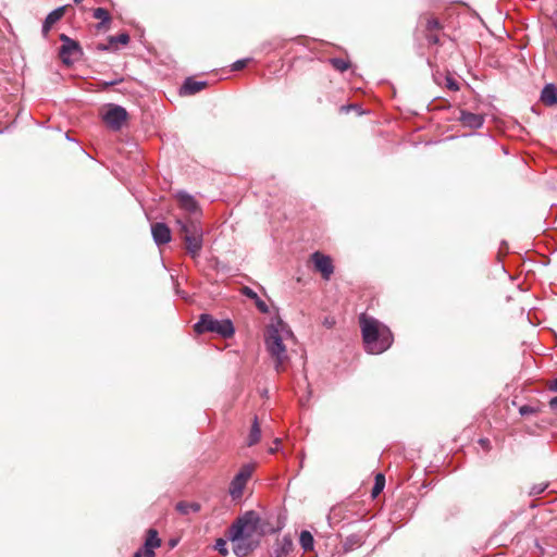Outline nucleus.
Wrapping results in <instances>:
<instances>
[{"label":"nucleus","instance_id":"f257e3e1","mask_svg":"<svg viewBox=\"0 0 557 557\" xmlns=\"http://www.w3.org/2000/svg\"><path fill=\"white\" fill-rule=\"evenodd\" d=\"M288 338H293V333L281 319H277L275 324L269 325L264 333L267 350L274 360L277 372H283L289 360L284 344V341Z\"/></svg>","mask_w":557,"mask_h":557},{"label":"nucleus","instance_id":"f03ea898","mask_svg":"<svg viewBox=\"0 0 557 557\" xmlns=\"http://www.w3.org/2000/svg\"><path fill=\"white\" fill-rule=\"evenodd\" d=\"M359 322L368 352L382 354L391 347L394 338L386 325L366 314L360 315Z\"/></svg>","mask_w":557,"mask_h":557},{"label":"nucleus","instance_id":"7ed1b4c3","mask_svg":"<svg viewBox=\"0 0 557 557\" xmlns=\"http://www.w3.org/2000/svg\"><path fill=\"white\" fill-rule=\"evenodd\" d=\"M181 225L180 235L184 240L187 252L197 258L202 248L203 230L199 222L194 220L177 221Z\"/></svg>","mask_w":557,"mask_h":557},{"label":"nucleus","instance_id":"20e7f679","mask_svg":"<svg viewBox=\"0 0 557 557\" xmlns=\"http://www.w3.org/2000/svg\"><path fill=\"white\" fill-rule=\"evenodd\" d=\"M258 518L253 511L238 518L228 529L227 537L232 542H248L257 531Z\"/></svg>","mask_w":557,"mask_h":557},{"label":"nucleus","instance_id":"39448f33","mask_svg":"<svg viewBox=\"0 0 557 557\" xmlns=\"http://www.w3.org/2000/svg\"><path fill=\"white\" fill-rule=\"evenodd\" d=\"M194 330L198 334L206 332L216 333L224 338L234 334V327L230 320H216L210 314H201L199 321L194 325Z\"/></svg>","mask_w":557,"mask_h":557},{"label":"nucleus","instance_id":"423d86ee","mask_svg":"<svg viewBox=\"0 0 557 557\" xmlns=\"http://www.w3.org/2000/svg\"><path fill=\"white\" fill-rule=\"evenodd\" d=\"M127 111L117 104H107L102 110V119L107 126L113 131L122 128L123 124L127 121Z\"/></svg>","mask_w":557,"mask_h":557},{"label":"nucleus","instance_id":"0eeeda50","mask_svg":"<svg viewBox=\"0 0 557 557\" xmlns=\"http://www.w3.org/2000/svg\"><path fill=\"white\" fill-rule=\"evenodd\" d=\"M255 471L253 463L244 465L230 484L228 493L234 500L240 499L244 488Z\"/></svg>","mask_w":557,"mask_h":557},{"label":"nucleus","instance_id":"6e6552de","mask_svg":"<svg viewBox=\"0 0 557 557\" xmlns=\"http://www.w3.org/2000/svg\"><path fill=\"white\" fill-rule=\"evenodd\" d=\"M420 20L428 41L432 45H440V33L443 29V25L440 20L432 13L422 14Z\"/></svg>","mask_w":557,"mask_h":557},{"label":"nucleus","instance_id":"1a4fd4ad","mask_svg":"<svg viewBox=\"0 0 557 557\" xmlns=\"http://www.w3.org/2000/svg\"><path fill=\"white\" fill-rule=\"evenodd\" d=\"M310 259L313 262L314 270L319 272L325 281H329L334 273V265L331 257L320 251H315L311 255Z\"/></svg>","mask_w":557,"mask_h":557},{"label":"nucleus","instance_id":"9d476101","mask_svg":"<svg viewBox=\"0 0 557 557\" xmlns=\"http://www.w3.org/2000/svg\"><path fill=\"white\" fill-rule=\"evenodd\" d=\"M81 55L82 49L78 41L73 40L70 44H63L60 48V58L65 64H71L79 59Z\"/></svg>","mask_w":557,"mask_h":557},{"label":"nucleus","instance_id":"9b49d317","mask_svg":"<svg viewBox=\"0 0 557 557\" xmlns=\"http://www.w3.org/2000/svg\"><path fill=\"white\" fill-rule=\"evenodd\" d=\"M153 240L158 245L168 244L171 240V230L164 223L157 222L151 225Z\"/></svg>","mask_w":557,"mask_h":557},{"label":"nucleus","instance_id":"f8f14e48","mask_svg":"<svg viewBox=\"0 0 557 557\" xmlns=\"http://www.w3.org/2000/svg\"><path fill=\"white\" fill-rule=\"evenodd\" d=\"M66 8V5L60 7L48 14L42 25V34L45 37L48 36L51 27L63 17Z\"/></svg>","mask_w":557,"mask_h":557},{"label":"nucleus","instance_id":"ddd939ff","mask_svg":"<svg viewBox=\"0 0 557 557\" xmlns=\"http://www.w3.org/2000/svg\"><path fill=\"white\" fill-rule=\"evenodd\" d=\"M461 124L470 128H479L483 125L484 117L481 114L471 113L468 111H461L458 119Z\"/></svg>","mask_w":557,"mask_h":557},{"label":"nucleus","instance_id":"4468645a","mask_svg":"<svg viewBox=\"0 0 557 557\" xmlns=\"http://www.w3.org/2000/svg\"><path fill=\"white\" fill-rule=\"evenodd\" d=\"M293 549L294 544L292 539L288 536H284L283 539L277 540L274 554L275 557H288Z\"/></svg>","mask_w":557,"mask_h":557},{"label":"nucleus","instance_id":"2eb2a0df","mask_svg":"<svg viewBox=\"0 0 557 557\" xmlns=\"http://www.w3.org/2000/svg\"><path fill=\"white\" fill-rule=\"evenodd\" d=\"M94 18L100 21L97 25L98 30H107L109 29V24L111 23V15L109 11L104 8H97L92 13Z\"/></svg>","mask_w":557,"mask_h":557},{"label":"nucleus","instance_id":"dca6fc26","mask_svg":"<svg viewBox=\"0 0 557 557\" xmlns=\"http://www.w3.org/2000/svg\"><path fill=\"white\" fill-rule=\"evenodd\" d=\"M206 87H207L206 82H197V81H194L193 78H187L185 81V83L183 84L181 91L184 95H195L196 92H199L200 90H202Z\"/></svg>","mask_w":557,"mask_h":557},{"label":"nucleus","instance_id":"f3484780","mask_svg":"<svg viewBox=\"0 0 557 557\" xmlns=\"http://www.w3.org/2000/svg\"><path fill=\"white\" fill-rule=\"evenodd\" d=\"M541 100L546 106H554L557 103V89L554 85L549 84L544 87L541 94Z\"/></svg>","mask_w":557,"mask_h":557},{"label":"nucleus","instance_id":"a211bd4d","mask_svg":"<svg viewBox=\"0 0 557 557\" xmlns=\"http://www.w3.org/2000/svg\"><path fill=\"white\" fill-rule=\"evenodd\" d=\"M175 509L177 512H180L182 516H187L190 512H198L201 509V505L199 503L193 502H178L175 506Z\"/></svg>","mask_w":557,"mask_h":557},{"label":"nucleus","instance_id":"6ab92c4d","mask_svg":"<svg viewBox=\"0 0 557 557\" xmlns=\"http://www.w3.org/2000/svg\"><path fill=\"white\" fill-rule=\"evenodd\" d=\"M161 546V539L158 535V531L154 529H149L147 531V536L145 540V544L143 548L154 549Z\"/></svg>","mask_w":557,"mask_h":557},{"label":"nucleus","instance_id":"aec40b11","mask_svg":"<svg viewBox=\"0 0 557 557\" xmlns=\"http://www.w3.org/2000/svg\"><path fill=\"white\" fill-rule=\"evenodd\" d=\"M260 438H261V430H260V425L258 422V418L255 417L252 424H251L249 435H248V440H247L248 446L256 445L257 443H259Z\"/></svg>","mask_w":557,"mask_h":557},{"label":"nucleus","instance_id":"412c9836","mask_svg":"<svg viewBox=\"0 0 557 557\" xmlns=\"http://www.w3.org/2000/svg\"><path fill=\"white\" fill-rule=\"evenodd\" d=\"M178 202L184 210L190 213L196 212L198 210L197 202L189 195H180Z\"/></svg>","mask_w":557,"mask_h":557},{"label":"nucleus","instance_id":"4be33fe9","mask_svg":"<svg viewBox=\"0 0 557 557\" xmlns=\"http://www.w3.org/2000/svg\"><path fill=\"white\" fill-rule=\"evenodd\" d=\"M300 546L305 552H311L313 549V536L309 531H301L299 536Z\"/></svg>","mask_w":557,"mask_h":557},{"label":"nucleus","instance_id":"5701e85b","mask_svg":"<svg viewBox=\"0 0 557 557\" xmlns=\"http://www.w3.org/2000/svg\"><path fill=\"white\" fill-rule=\"evenodd\" d=\"M385 486V476L382 473H377L375 475V482L371 491V495L373 498H375L384 488Z\"/></svg>","mask_w":557,"mask_h":557},{"label":"nucleus","instance_id":"b1692460","mask_svg":"<svg viewBox=\"0 0 557 557\" xmlns=\"http://www.w3.org/2000/svg\"><path fill=\"white\" fill-rule=\"evenodd\" d=\"M330 62L332 66L339 72H345L350 67V62L345 59L333 58Z\"/></svg>","mask_w":557,"mask_h":557},{"label":"nucleus","instance_id":"393cba45","mask_svg":"<svg viewBox=\"0 0 557 557\" xmlns=\"http://www.w3.org/2000/svg\"><path fill=\"white\" fill-rule=\"evenodd\" d=\"M234 553L238 556H246L251 549L250 545L247 542H234Z\"/></svg>","mask_w":557,"mask_h":557},{"label":"nucleus","instance_id":"a878e982","mask_svg":"<svg viewBox=\"0 0 557 557\" xmlns=\"http://www.w3.org/2000/svg\"><path fill=\"white\" fill-rule=\"evenodd\" d=\"M129 42V35L126 34V33H122L120 34L119 36H110L109 37V44L110 45H115L116 44H122V45H127Z\"/></svg>","mask_w":557,"mask_h":557},{"label":"nucleus","instance_id":"bb28decb","mask_svg":"<svg viewBox=\"0 0 557 557\" xmlns=\"http://www.w3.org/2000/svg\"><path fill=\"white\" fill-rule=\"evenodd\" d=\"M214 547L222 556H226L228 554L226 541L223 539H218Z\"/></svg>","mask_w":557,"mask_h":557},{"label":"nucleus","instance_id":"cd10ccee","mask_svg":"<svg viewBox=\"0 0 557 557\" xmlns=\"http://www.w3.org/2000/svg\"><path fill=\"white\" fill-rule=\"evenodd\" d=\"M95 48H96L97 51L116 50V46L115 45H110L109 40L107 42H98L95 46Z\"/></svg>","mask_w":557,"mask_h":557},{"label":"nucleus","instance_id":"c85d7f7f","mask_svg":"<svg viewBox=\"0 0 557 557\" xmlns=\"http://www.w3.org/2000/svg\"><path fill=\"white\" fill-rule=\"evenodd\" d=\"M242 293H243L246 297H248V298H250V299L256 300V299L258 298L257 293H256L255 290H252V289H251L250 287H248V286H244V287L242 288Z\"/></svg>","mask_w":557,"mask_h":557},{"label":"nucleus","instance_id":"c756f323","mask_svg":"<svg viewBox=\"0 0 557 557\" xmlns=\"http://www.w3.org/2000/svg\"><path fill=\"white\" fill-rule=\"evenodd\" d=\"M446 87L453 91L459 90V84L451 77H446Z\"/></svg>","mask_w":557,"mask_h":557},{"label":"nucleus","instance_id":"7c9ffc66","mask_svg":"<svg viewBox=\"0 0 557 557\" xmlns=\"http://www.w3.org/2000/svg\"><path fill=\"white\" fill-rule=\"evenodd\" d=\"M248 62H249L248 59L238 60V61H236L232 65V70L233 71H240V70H243L247 65Z\"/></svg>","mask_w":557,"mask_h":557},{"label":"nucleus","instance_id":"2f4dec72","mask_svg":"<svg viewBox=\"0 0 557 557\" xmlns=\"http://www.w3.org/2000/svg\"><path fill=\"white\" fill-rule=\"evenodd\" d=\"M255 302H256L257 308L262 313H267L269 311V308H268L267 304L263 300H261L259 297L255 300Z\"/></svg>","mask_w":557,"mask_h":557},{"label":"nucleus","instance_id":"473e14b6","mask_svg":"<svg viewBox=\"0 0 557 557\" xmlns=\"http://www.w3.org/2000/svg\"><path fill=\"white\" fill-rule=\"evenodd\" d=\"M143 557H156L154 549L141 548Z\"/></svg>","mask_w":557,"mask_h":557},{"label":"nucleus","instance_id":"72a5a7b5","mask_svg":"<svg viewBox=\"0 0 557 557\" xmlns=\"http://www.w3.org/2000/svg\"><path fill=\"white\" fill-rule=\"evenodd\" d=\"M533 411H534V410H533V408H531V407H529V406H522V407L520 408V413H521V414L531 413V412H533Z\"/></svg>","mask_w":557,"mask_h":557},{"label":"nucleus","instance_id":"f704fd0d","mask_svg":"<svg viewBox=\"0 0 557 557\" xmlns=\"http://www.w3.org/2000/svg\"><path fill=\"white\" fill-rule=\"evenodd\" d=\"M549 407L553 409V410H557V397H554L549 400Z\"/></svg>","mask_w":557,"mask_h":557},{"label":"nucleus","instance_id":"c9c22d12","mask_svg":"<svg viewBox=\"0 0 557 557\" xmlns=\"http://www.w3.org/2000/svg\"><path fill=\"white\" fill-rule=\"evenodd\" d=\"M60 39L63 44H70L71 41H73V39H71L70 37H67L66 35L62 34L60 36Z\"/></svg>","mask_w":557,"mask_h":557},{"label":"nucleus","instance_id":"e433bc0d","mask_svg":"<svg viewBox=\"0 0 557 557\" xmlns=\"http://www.w3.org/2000/svg\"><path fill=\"white\" fill-rule=\"evenodd\" d=\"M549 388L557 392V377L550 383Z\"/></svg>","mask_w":557,"mask_h":557},{"label":"nucleus","instance_id":"4c0bfd02","mask_svg":"<svg viewBox=\"0 0 557 557\" xmlns=\"http://www.w3.org/2000/svg\"><path fill=\"white\" fill-rule=\"evenodd\" d=\"M480 443H481V445H482L483 447H485L486 449H488V444H490L488 440H481V441H480Z\"/></svg>","mask_w":557,"mask_h":557},{"label":"nucleus","instance_id":"58836bf2","mask_svg":"<svg viewBox=\"0 0 557 557\" xmlns=\"http://www.w3.org/2000/svg\"><path fill=\"white\" fill-rule=\"evenodd\" d=\"M133 557H143V550H141V549L137 550V552L133 555Z\"/></svg>","mask_w":557,"mask_h":557},{"label":"nucleus","instance_id":"ea45409f","mask_svg":"<svg viewBox=\"0 0 557 557\" xmlns=\"http://www.w3.org/2000/svg\"><path fill=\"white\" fill-rule=\"evenodd\" d=\"M333 323H334L333 321H332V322H330L327 319L325 320V324H326L329 327H331Z\"/></svg>","mask_w":557,"mask_h":557},{"label":"nucleus","instance_id":"a19ab883","mask_svg":"<svg viewBox=\"0 0 557 557\" xmlns=\"http://www.w3.org/2000/svg\"><path fill=\"white\" fill-rule=\"evenodd\" d=\"M276 449H277V448L271 447V448H270V453H271V454H273V453H275V451H276Z\"/></svg>","mask_w":557,"mask_h":557},{"label":"nucleus","instance_id":"79ce46f5","mask_svg":"<svg viewBox=\"0 0 557 557\" xmlns=\"http://www.w3.org/2000/svg\"><path fill=\"white\" fill-rule=\"evenodd\" d=\"M176 545V541H171V546H175Z\"/></svg>","mask_w":557,"mask_h":557},{"label":"nucleus","instance_id":"37998d69","mask_svg":"<svg viewBox=\"0 0 557 557\" xmlns=\"http://www.w3.org/2000/svg\"><path fill=\"white\" fill-rule=\"evenodd\" d=\"M83 0H74L75 3H81Z\"/></svg>","mask_w":557,"mask_h":557}]
</instances>
